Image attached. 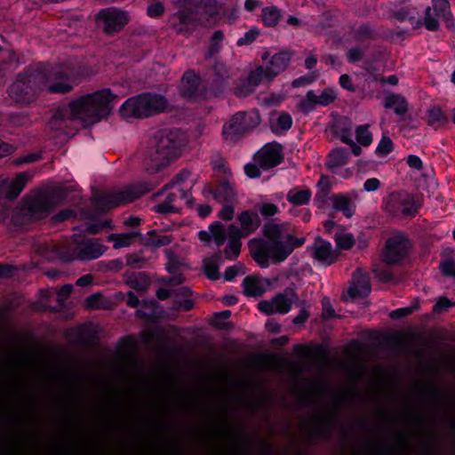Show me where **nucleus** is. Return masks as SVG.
<instances>
[{
  "mask_svg": "<svg viewBox=\"0 0 455 455\" xmlns=\"http://www.w3.org/2000/svg\"><path fill=\"white\" fill-rule=\"evenodd\" d=\"M141 192L132 188H125L105 195L101 199V204L106 208H114L124 204L132 202L140 197Z\"/></svg>",
  "mask_w": 455,
  "mask_h": 455,
  "instance_id": "obj_18",
  "label": "nucleus"
},
{
  "mask_svg": "<svg viewBox=\"0 0 455 455\" xmlns=\"http://www.w3.org/2000/svg\"><path fill=\"white\" fill-rule=\"evenodd\" d=\"M432 8L436 16L443 19L448 28L454 27L448 0H432Z\"/></svg>",
  "mask_w": 455,
  "mask_h": 455,
  "instance_id": "obj_27",
  "label": "nucleus"
},
{
  "mask_svg": "<svg viewBox=\"0 0 455 455\" xmlns=\"http://www.w3.org/2000/svg\"><path fill=\"white\" fill-rule=\"evenodd\" d=\"M408 165L414 170L420 171L423 168V163L421 159L414 155H410L407 157Z\"/></svg>",
  "mask_w": 455,
  "mask_h": 455,
  "instance_id": "obj_56",
  "label": "nucleus"
},
{
  "mask_svg": "<svg viewBox=\"0 0 455 455\" xmlns=\"http://www.w3.org/2000/svg\"><path fill=\"white\" fill-rule=\"evenodd\" d=\"M385 210L391 215H410L417 211L414 197L406 192L391 193L385 201Z\"/></svg>",
  "mask_w": 455,
  "mask_h": 455,
  "instance_id": "obj_9",
  "label": "nucleus"
},
{
  "mask_svg": "<svg viewBox=\"0 0 455 455\" xmlns=\"http://www.w3.org/2000/svg\"><path fill=\"white\" fill-rule=\"evenodd\" d=\"M72 290L73 286L71 284H65L64 286H62L57 293V300L62 304L69 296Z\"/></svg>",
  "mask_w": 455,
  "mask_h": 455,
  "instance_id": "obj_52",
  "label": "nucleus"
},
{
  "mask_svg": "<svg viewBox=\"0 0 455 455\" xmlns=\"http://www.w3.org/2000/svg\"><path fill=\"white\" fill-rule=\"evenodd\" d=\"M204 270L210 279L218 278V267L211 261L204 262Z\"/></svg>",
  "mask_w": 455,
  "mask_h": 455,
  "instance_id": "obj_57",
  "label": "nucleus"
},
{
  "mask_svg": "<svg viewBox=\"0 0 455 455\" xmlns=\"http://www.w3.org/2000/svg\"><path fill=\"white\" fill-rule=\"evenodd\" d=\"M255 86L251 85V83H250V79L247 76L239 82L235 88V93L237 97L244 98L255 92Z\"/></svg>",
  "mask_w": 455,
  "mask_h": 455,
  "instance_id": "obj_40",
  "label": "nucleus"
},
{
  "mask_svg": "<svg viewBox=\"0 0 455 455\" xmlns=\"http://www.w3.org/2000/svg\"><path fill=\"white\" fill-rule=\"evenodd\" d=\"M200 84L199 76L193 71L188 70L181 77L180 91L184 98L196 96Z\"/></svg>",
  "mask_w": 455,
  "mask_h": 455,
  "instance_id": "obj_23",
  "label": "nucleus"
},
{
  "mask_svg": "<svg viewBox=\"0 0 455 455\" xmlns=\"http://www.w3.org/2000/svg\"><path fill=\"white\" fill-rule=\"evenodd\" d=\"M436 14L433 12L432 8L427 7L426 10V15L424 20V25L428 30H437L439 28V22L436 19Z\"/></svg>",
  "mask_w": 455,
  "mask_h": 455,
  "instance_id": "obj_42",
  "label": "nucleus"
},
{
  "mask_svg": "<svg viewBox=\"0 0 455 455\" xmlns=\"http://www.w3.org/2000/svg\"><path fill=\"white\" fill-rule=\"evenodd\" d=\"M68 75L54 72L46 76L34 71L20 76L10 86V97L19 103L32 101L39 91L47 90L52 93H65L72 89Z\"/></svg>",
  "mask_w": 455,
  "mask_h": 455,
  "instance_id": "obj_3",
  "label": "nucleus"
},
{
  "mask_svg": "<svg viewBox=\"0 0 455 455\" xmlns=\"http://www.w3.org/2000/svg\"><path fill=\"white\" fill-rule=\"evenodd\" d=\"M451 305V301L446 298H440L434 306V311L436 313L442 312L443 309L450 307Z\"/></svg>",
  "mask_w": 455,
  "mask_h": 455,
  "instance_id": "obj_61",
  "label": "nucleus"
},
{
  "mask_svg": "<svg viewBox=\"0 0 455 455\" xmlns=\"http://www.w3.org/2000/svg\"><path fill=\"white\" fill-rule=\"evenodd\" d=\"M114 98L108 89L82 96L68 105L58 108L49 126L52 130H59L73 120H78L85 125L96 124L110 113Z\"/></svg>",
  "mask_w": 455,
  "mask_h": 455,
  "instance_id": "obj_1",
  "label": "nucleus"
},
{
  "mask_svg": "<svg viewBox=\"0 0 455 455\" xmlns=\"http://www.w3.org/2000/svg\"><path fill=\"white\" fill-rule=\"evenodd\" d=\"M190 172L182 171L173 178L167 186L174 188L175 191L170 193L163 203L156 206V212L161 213L176 212L179 209L176 204L178 198L185 199L188 204L191 202L190 189L194 185V180H190Z\"/></svg>",
  "mask_w": 455,
  "mask_h": 455,
  "instance_id": "obj_7",
  "label": "nucleus"
},
{
  "mask_svg": "<svg viewBox=\"0 0 455 455\" xmlns=\"http://www.w3.org/2000/svg\"><path fill=\"white\" fill-rule=\"evenodd\" d=\"M290 55L285 52L274 54L263 68L267 76V82L272 81L276 76L283 72L289 65Z\"/></svg>",
  "mask_w": 455,
  "mask_h": 455,
  "instance_id": "obj_19",
  "label": "nucleus"
},
{
  "mask_svg": "<svg viewBox=\"0 0 455 455\" xmlns=\"http://www.w3.org/2000/svg\"><path fill=\"white\" fill-rule=\"evenodd\" d=\"M107 248L98 239L83 240L80 236L75 239L69 259L80 260H91L100 258Z\"/></svg>",
  "mask_w": 455,
  "mask_h": 455,
  "instance_id": "obj_10",
  "label": "nucleus"
},
{
  "mask_svg": "<svg viewBox=\"0 0 455 455\" xmlns=\"http://www.w3.org/2000/svg\"><path fill=\"white\" fill-rule=\"evenodd\" d=\"M356 140L358 143L364 147L371 143L372 137L367 125H361L356 128Z\"/></svg>",
  "mask_w": 455,
  "mask_h": 455,
  "instance_id": "obj_41",
  "label": "nucleus"
},
{
  "mask_svg": "<svg viewBox=\"0 0 455 455\" xmlns=\"http://www.w3.org/2000/svg\"><path fill=\"white\" fill-rule=\"evenodd\" d=\"M180 148L179 134L173 131H162L155 138L148 156L156 168L178 157Z\"/></svg>",
  "mask_w": 455,
  "mask_h": 455,
  "instance_id": "obj_5",
  "label": "nucleus"
},
{
  "mask_svg": "<svg viewBox=\"0 0 455 455\" xmlns=\"http://www.w3.org/2000/svg\"><path fill=\"white\" fill-rule=\"evenodd\" d=\"M348 156L349 154L346 149H333L329 155L327 165L331 169L344 165L347 163Z\"/></svg>",
  "mask_w": 455,
  "mask_h": 455,
  "instance_id": "obj_31",
  "label": "nucleus"
},
{
  "mask_svg": "<svg viewBox=\"0 0 455 455\" xmlns=\"http://www.w3.org/2000/svg\"><path fill=\"white\" fill-rule=\"evenodd\" d=\"M339 84L342 88L353 92L355 91V86L352 83V80L348 75H341L339 77Z\"/></svg>",
  "mask_w": 455,
  "mask_h": 455,
  "instance_id": "obj_60",
  "label": "nucleus"
},
{
  "mask_svg": "<svg viewBox=\"0 0 455 455\" xmlns=\"http://www.w3.org/2000/svg\"><path fill=\"white\" fill-rule=\"evenodd\" d=\"M267 240L251 239L249 242L251 254L263 268L274 263L283 261L296 248L304 243V238H295L286 224L269 223L264 228Z\"/></svg>",
  "mask_w": 455,
  "mask_h": 455,
  "instance_id": "obj_2",
  "label": "nucleus"
},
{
  "mask_svg": "<svg viewBox=\"0 0 455 455\" xmlns=\"http://www.w3.org/2000/svg\"><path fill=\"white\" fill-rule=\"evenodd\" d=\"M380 181L377 178H371L365 180L363 189L366 192H373L379 188Z\"/></svg>",
  "mask_w": 455,
  "mask_h": 455,
  "instance_id": "obj_54",
  "label": "nucleus"
},
{
  "mask_svg": "<svg viewBox=\"0 0 455 455\" xmlns=\"http://www.w3.org/2000/svg\"><path fill=\"white\" fill-rule=\"evenodd\" d=\"M97 19L108 34L120 31L129 20L127 12L113 7L100 11Z\"/></svg>",
  "mask_w": 455,
  "mask_h": 455,
  "instance_id": "obj_13",
  "label": "nucleus"
},
{
  "mask_svg": "<svg viewBox=\"0 0 455 455\" xmlns=\"http://www.w3.org/2000/svg\"><path fill=\"white\" fill-rule=\"evenodd\" d=\"M310 251L314 259L324 266L332 264L339 257L338 250L323 239H316L310 247Z\"/></svg>",
  "mask_w": 455,
  "mask_h": 455,
  "instance_id": "obj_17",
  "label": "nucleus"
},
{
  "mask_svg": "<svg viewBox=\"0 0 455 455\" xmlns=\"http://www.w3.org/2000/svg\"><path fill=\"white\" fill-rule=\"evenodd\" d=\"M126 283L137 291H145L149 285L148 279L142 273H134L128 275L125 279Z\"/></svg>",
  "mask_w": 455,
  "mask_h": 455,
  "instance_id": "obj_33",
  "label": "nucleus"
},
{
  "mask_svg": "<svg viewBox=\"0 0 455 455\" xmlns=\"http://www.w3.org/2000/svg\"><path fill=\"white\" fill-rule=\"evenodd\" d=\"M147 12L150 17H158L164 12V6L160 2H156L148 5Z\"/></svg>",
  "mask_w": 455,
  "mask_h": 455,
  "instance_id": "obj_51",
  "label": "nucleus"
},
{
  "mask_svg": "<svg viewBox=\"0 0 455 455\" xmlns=\"http://www.w3.org/2000/svg\"><path fill=\"white\" fill-rule=\"evenodd\" d=\"M248 78L252 86L257 88L262 82L267 81V76L263 66H259L248 74Z\"/></svg>",
  "mask_w": 455,
  "mask_h": 455,
  "instance_id": "obj_39",
  "label": "nucleus"
},
{
  "mask_svg": "<svg viewBox=\"0 0 455 455\" xmlns=\"http://www.w3.org/2000/svg\"><path fill=\"white\" fill-rule=\"evenodd\" d=\"M363 58V51L360 48H352L347 52V59L349 62H356Z\"/></svg>",
  "mask_w": 455,
  "mask_h": 455,
  "instance_id": "obj_59",
  "label": "nucleus"
},
{
  "mask_svg": "<svg viewBox=\"0 0 455 455\" xmlns=\"http://www.w3.org/2000/svg\"><path fill=\"white\" fill-rule=\"evenodd\" d=\"M108 226V222H99L97 224L89 225L85 228V230L90 234H97L100 230Z\"/></svg>",
  "mask_w": 455,
  "mask_h": 455,
  "instance_id": "obj_63",
  "label": "nucleus"
},
{
  "mask_svg": "<svg viewBox=\"0 0 455 455\" xmlns=\"http://www.w3.org/2000/svg\"><path fill=\"white\" fill-rule=\"evenodd\" d=\"M331 202L333 208L341 212L347 218L354 215L355 204L348 196L342 194L334 195L331 197Z\"/></svg>",
  "mask_w": 455,
  "mask_h": 455,
  "instance_id": "obj_25",
  "label": "nucleus"
},
{
  "mask_svg": "<svg viewBox=\"0 0 455 455\" xmlns=\"http://www.w3.org/2000/svg\"><path fill=\"white\" fill-rule=\"evenodd\" d=\"M212 238L217 246L222 245L228 237V229L219 221L214 222L210 226Z\"/></svg>",
  "mask_w": 455,
  "mask_h": 455,
  "instance_id": "obj_35",
  "label": "nucleus"
},
{
  "mask_svg": "<svg viewBox=\"0 0 455 455\" xmlns=\"http://www.w3.org/2000/svg\"><path fill=\"white\" fill-rule=\"evenodd\" d=\"M241 237V235L230 234V232L228 231L229 241L224 251L227 259H234L239 255L242 245V243L240 241Z\"/></svg>",
  "mask_w": 455,
  "mask_h": 455,
  "instance_id": "obj_32",
  "label": "nucleus"
},
{
  "mask_svg": "<svg viewBox=\"0 0 455 455\" xmlns=\"http://www.w3.org/2000/svg\"><path fill=\"white\" fill-rule=\"evenodd\" d=\"M281 18V12L275 6H268L262 9L261 19L267 27H275Z\"/></svg>",
  "mask_w": 455,
  "mask_h": 455,
  "instance_id": "obj_34",
  "label": "nucleus"
},
{
  "mask_svg": "<svg viewBox=\"0 0 455 455\" xmlns=\"http://www.w3.org/2000/svg\"><path fill=\"white\" fill-rule=\"evenodd\" d=\"M269 282L257 275H248L243 281V293L248 297H259L267 291Z\"/></svg>",
  "mask_w": 455,
  "mask_h": 455,
  "instance_id": "obj_21",
  "label": "nucleus"
},
{
  "mask_svg": "<svg viewBox=\"0 0 455 455\" xmlns=\"http://www.w3.org/2000/svg\"><path fill=\"white\" fill-rule=\"evenodd\" d=\"M242 113V123L246 132L255 128L260 123V116L258 111Z\"/></svg>",
  "mask_w": 455,
  "mask_h": 455,
  "instance_id": "obj_38",
  "label": "nucleus"
},
{
  "mask_svg": "<svg viewBox=\"0 0 455 455\" xmlns=\"http://www.w3.org/2000/svg\"><path fill=\"white\" fill-rule=\"evenodd\" d=\"M336 96L337 93L335 90L331 88H327L319 94L309 91L307 93L304 104H308L309 108H313L315 105L327 106L336 99Z\"/></svg>",
  "mask_w": 455,
  "mask_h": 455,
  "instance_id": "obj_24",
  "label": "nucleus"
},
{
  "mask_svg": "<svg viewBox=\"0 0 455 455\" xmlns=\"http://www.w3.org/2000/svg\"><path fill=\"white\" fill-rule=\"evenodd\" d=\"M259 35V30L257 28H252L249 31H247L243 35V36L240 37L237 40V44L240 46L249 44L252 43L258 37Z\"/></svg>",
  "mask_w": 455,
  "mask_h": 455,
  "instance_id": "obj_45",
  "label": "nucleus"
},
{
  "mask_svg": "<svg viewBox=\"0 0 455 455\" xmlns=\"http://www.w3.org/2000/svg\"><path fill=\"white\" fill-rule=\"evenodd\" d=\"M292 119L288 114L282 113L276 118L277 128L282 131H287L291 127Z\"/></svg>",
  "mask_w": 455,
  "mask_h": 455,
  "instance_id": "obj_47",
  "label": "nucleus"
},
{
  "mask_svg": "<svg viewBox=\"0 0 455 455\" xmlns=\"http://www.w3.org/2000/svg\"><path fill=\"white\" fill-rule=\"evenodd\" d=\"M256 209L265 217H272L278 212L277 206L269 203L257 204Z\"/></svg>",
  "mask_w": 455,
  "mask_h": 455,
  "instance_id": "obj_44",
  "label": "nucleus"
},
{
  "mask_svg": "<svg viewBox=\"0 0 455 455\" xmlns=\"http://www.w3.org/2000/svg\"><path fill=\"white\" fill-rule=\"evenodd\" d=\"M334 241L339 249L348 250L355 244L354 235L345 230H338L334 235Z\"/></svg>",
  "mask_w": 455,
  "mask_h": 455,
  "instance_id": "obj_36",
  "label": "nucleus"
},
{
  "mask_svg": "<svg viewBox=\"0 0 455 455\" xmlns=\"http://www.w3.org/2000/svg\"><path fill=\"white\" fill-rule=\"evenodd\" d=\"M299 305L301 306V308H300L299 314L297 315V316L294 317V319H293V323H295V324H300V323H305L309 318V315H310L308 310L304 306V302H299Z\"/></svg>",
  "mask_w": 455,
  "mask_h": 455,
  "instance_id": "obj_50",
  "label": "nucleus"
},
{
  "mask_svg": "<svg viewBox=\"0 0 455 455\" xmlns=\"http://www.w3.org/2000/svg\"><path fill=\"white\" fill-rule=\"evenodd\" d=\"M168 100L156 93H142L126 100L120 108L124 118H143L167 110Z\"/></svg>",
  "mask_w": 455,
  "mask_h": 455,
  "instance_id": "obj_4",
  "label": "nucleus"
},
{
  "mask_svg": "<svg viewBox=\"0 0 455 455\" xmlns=\"http://www.w3.org/2000/svg\"><path fill=\"white\" fill-rule=\"evenodd\" d=\"M241 228L230 225L228 227L230 234L247 236L254 233L260 226V219L257 212L243 211L237 217Z\"/></svg>",
  "mask_w": 455,
  "mask_h": 455,
  "instance_id": "obj_16",
  "label": "nucleus"
},
{
  "mask_svg": "<svg viewBox=\"0 0 455 455\" xmlns=\"http://www.w3.org/2000/svg\"><path fill=\"white\" fill-rule=\"evenodd\" d=\"M371 291L369 276L361 270H357L353 275V283L348 288L347 293L352 299L363 298Z\"/></svg>",
  "mask_w": 455,
  "mask_h": 455,
  "instance_id": "obj_20",
  "label": "nucleus"
},
{
  "mask_svg": "<svg viewBox=\"0 0 455 455\" xmlns=\"http://www.w3.org/2000/svg\"><path fill=\"white\" fill-rule=\"evenodd\" d=\"M52 206L53 200L52 196L39 192L27 197L23 211L29 219L39 220L46 217Z\"/></svg>",
  "mask_w": 455,
  "mask_h": 455,
  "instance_id": "obj_11",
  "label": "nucleus"
},
{
  "mask_svg": "<svg viewBox=\"0 0 455 455\" xmlns=\"http://www.w3.org/2000/svg\"><path fill=\"white\" fill-rule=\"evenodd\" d=\"M259 164H249L245 165L244 171L248 177L250 178H258L260 176V170L258 166Z\"/></svg>",
  "mask_w": 455,
  "mask_h": 455,
  "instance_id": "obj_58",
  "label": "nucleus"
},
{
  "mask_svg": "<svg viewBox=\"0 0 455 455\" xmlns=\"http://www.w3.org/2000/svg\"><path fill=\"white\" fill-rule=\"evenodd\" d=\"M311 196V191L307 188H294L287 193L286 198L294 205H304L309 202Z\"/></svg>",
  "mask_w": 455,
  "mask_h": 455,
  "instance_id": "obj_29",
  "label": "nucleus"
},
{
  "mask_svg": "<svg viewBox=\"0 0 455 455\" xmlns=\"http://www.w3.org/2000/svg\"><path fill=\"white\" fill-rule=\"evenodd\" d=\"M29 172H20L14 179L4 178L0 180V194L8 200H13L21 193L27 183L32 179Z\"/></svg>",
  "mask_w": 455,
  "mask_h": 455,
  "instance_id": "obj_14",
  "label": "nucleus"
},
{
  "mask_svg": "<svg viewBox=\"0 0 455 455\" xmlns=\"http://www.w3.org/2000/svg\"><path fill=\"white\" fill-rule=\"evenodd\" d=\"M409 248V240L403 234L395 233L387 240L382 259L388 264L398 262L407 255Z\"/></svg>",
  "mask_w": 455,
  "mask_h": 455,
  "instance_id": "obj_12",
  "label": "nucleus"
},
{
  "mask_svg": "<svg viewBox=\"0 0 455 455\" xmlns=\"http://www.w3.org/2000/svg\"><path fill=\"white\" fill-rule=\"evenodd\" d=\"M243 266L242 264H237L235 266L230 267L226 269L224 274V278L227 281H231L235 276H236L240 272L243 274Z\"/></svg>",
  "mask_w": 455,
  "mask_h": 455,
  "instance_id": "obj_48",
  "label": "nucleus"
},
{
  "mask_svg": "<svg viewBox=\"0 0 455 455\" xmlns=\"http://www.w3.org/2000/svg\"><path fill=\"white\" fill-rule=\"evenodd\" d=\"M179 11L172 17V26L180 33L195 26L194 9H205L210 15L218 12L216 0H171Z\"/></svg>",
  "mask_w": 455,
  "mask_h": 455,
  "instance_id": "obj_6",
  "label": "nucleus"
},
{
  "mask_svg": "<svg viewBox=\"0 0 455 455\" xmlns=\"http://www.w3.org/2000/svg\"><path fill=\"white\" fill-rule=\"evenodd\" d=\"M427 123L431 125L440 126L447 123V118L442 109L437 106H433L427 112Z\"/></svg>",
  "mask_w": 455,
  "mask_h": 455,
  "instance_id": "obj_37",
  "label": "nucleus"
},
{
  "mask_svg": "<svg viewBox=\"0 0 455 455\" xmlns=\"http://www.w3.org/2000/svg\"><path fill=\"white\" fill-rule=\"evenodd\" d=\"M235 214V209L234 207L227 204L223 205L221 210L219 212V217L223 220H231Z\"/></svg>",
  "mask_w": 455,
  "mask_h": 455,
  "instance_id": "obj_49",
  "label": "nucleus"
},
{
  "mask_svg": "<svg viewBox=\"0 0 455 455\" xmlns=\"http://www.w3.org/2000/svg\"><path fill=\"white\" fill-rule=\"evenodd\" d=\"M439 267L442 273L445 275H455V260L452 259H446L443 260Z\"/></svg>",
  "mask_w": 455,
  "mask_h": 455,
  "instance_id": "obj_46",
  "label": "nucleus"
},
{
  "mask_svg": "<svg viewBox=\"0 0 455 455\" xmlns=\"http://www.w3.org/2000/svg\"><path fill=\"white\" fill-rule=\"evenodd\" d=\"M213 69L217 76L215 79L216 82L223 81L228 77V71L224 65L217 64Z\"/></svg>",
  "mask_w": 455,
  "mask_h": 455,
  "instance_id": "obj_55",
  "label": "nucleus"
},
{
  "mask_svg": "<svg viewBox=\"0 0 455 455\" xmlns=\"http://www.w3.org/2000/svg\"><path fill=\"white\" fill-rule=\"evenodd\" d=\"M298 302H299L298 295L291 289H286L271 299L259 302L258 309L266 315H284L291 310L293 304Z\"/></svg>",
  "mask_w": 455,
  "mask_h": 455,
  "instance_id": "obj_8",
  "label": "nucleus"
},
{
  "mask_svg": "<svg viewBox=\"0 0 455 455\" xmlns=\"http://www.w3.org/2000/svg\"><path fill=\"white\" fill-rule=\"evenodd\" d=\"M322 315L325 319L333 318L336 316L335 311L327 299H323Z\"/></svg>",
  "mask_w": 455,
  "mask_h": 455,
  "instance_id": "obj_53",
  "label": "nucleus"
},
{
  "mask_svg": "<svg viewBox=\"0 0 455 455\" xmlns=\"http://www.w3.org/2000/svg\"><path fill=\"white\" fill-rule=\"evenodd\" d=\"M393 150V142L390 138L384 136L379 142L376 153L379 156H387Z\"/></svg>",
  "mask_w": 455,
  "mask_h": 455,
  "instance_id": "obj_43",
  "label": "nucleus"
},
{
  "mask_svg": "<svg viewBox=\"0 0 455 455\" xmlns=\"http://www.w3.org/2000/svg\"><path fill=\"white\" fill-rule=\"evenodd\" d=\"M171 242H172V239H171L170 236H168V235H162V236H157V237L154 238L151 241V243L154 246L160 247V246L167 245Z\"/></svg>",
  "mask_w": 455,
  "mask_h": 455,
  "instance_id": "obj_62",
  "label": "nucleus"
},
{
  "mask_svg": "<svg viewBox=\"0 0 455 455\" xmlns=\"http://www.w3.org/2000/svg\"><path fill=\"white\" fill-rule=\"evenodd\" d=\"M212 193V191H210ZM214 199L220 203L231 204L236 197L234 187L228 182L220 184L217 188L212 191Z\"/></svg>",
  "mask_w": 455,
  "mask_h": 455,
  "instance_id": "obj_26",
  "label": "nucleus"
},
{
  "mask_svg": "<svg viewBox=\"0 0 455 455\" xmlns=\"http://www.w3.org/2000/svg\"><path fill=\"white\" fill-rule=\"evenodd\" d=\"M283 160L282 146L278 143L265 145L256 155L255 162L262 169L267 170L278 165Z\"/></svg>",
  "mask_w": 455,
  "mask_h": 455,
  "instance_id": "obj_15",
  "label": "nucleus"
},
{
  "mask_svg": "<svg viewBox=\"0 0 455 455\" xmlns=\"http://www.w3.org/2000/svg\"><path fill=\"white\" fill-rule=\"evenodd\" d=\"M386 108H393L396 115L402 116L408 111V103L404 97L399 94H389L385 98Z\"/></svg>",
  "mask_w": 455,
  "mask_h": 455,
  "instance_id": "obj_28",
  "label": "nucleus"
},
{
  "mask_svg": "<svg viewBox=\"0 0 455 455\" xmlns=\"http://www.w3.org/2000/svg\"><path fill=\"white\" fill-rule=\"evenodd\" d=\"M140 234L137 231H132L130 233H122V234H112L108 235V241L114 243L115 249H120L123 247L130 246L135 238H137Z\"/></svg>",
  "mask_w": 455,
  "mask_h": 455,
  "instance_id": "obj_30",
  "label": "nucleus"
},
{
  "mask_svg": "<svg viewBox=\"0 0 455 455\" xmlns=\"http://www.w3.org/2000/svg\"><path fill=\"white\" fill-rule=\"evenodd\" d=\"M242 113L234 115L224 125L222 134L228 140H235L246 132L242 123Z\"/></svg>",
  "mask_w": 455,
  "mask_h": 455,
  "instance_id": "obj_22",
  "label": "nucleus"
},
{
  "mask_svg": "<svg viewBox=\"0 0 455 455\" xmlns=\"http://www.w3.org/2000/svg\"><path fill=\"white\" fill-rule=\"evenodd\" d=\"M411 312H412V308L411 307L399 308V309L394 310L390 314V316L393 317V318L403 317V316H406V315H410Z\"/></svg>",
  "mask_w": 455,
  "mask_h": 455,
  "instance_id": "obj_64",
  "label": "nucleus"
}]
</instances>
